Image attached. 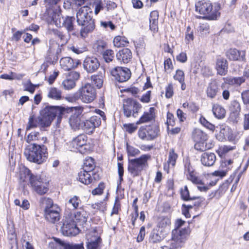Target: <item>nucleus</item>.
<instances>
[{"instance_id": "nucleus-1", "label": "nucleus", "mask_w": 249, "mask_h": 249, "mask_svg": "<svg viewBox=\"0 0 249 249\" xmlns=\"http://www.w3.org/2000/svg\"><path fill=\"white\" fill-rule=\"evenodd\" d=\"M83 109L79 107H75V111L69 118V123L74 129H82L89 135L92 134L96 127H99L101 124L100 117L93 116L86 119L81 115Z\"/></svg>"}, {"instance_id": "nucleus-2", "label": "nucleus", "mask_w": 249, "mask_h": 249, "mask_svg": "<svg viewBox=\"0 0 249 249\" xmlns=\"http://www.w3.org/2000/svg\"><path fill=\"white\" fill-rule=\"evenodd\" d=\"M186 223V221L181 218H178L175 222V228L172 232V242L169 249H180L187 240L190 233V229L187 227L181 228Z\"/></svg>"}, {"instance_id": "nucleus-3", "label": "nucleus", "mask_w": 249, "mask_h": 249, "mask_svg": "<svg viewBox=\"0 0 249 249\" xmlns=\"http://www.w3.org/2000/svg\"><path fill=\"white\" fill-rule=\"evenodd\" d=\"M47 150L45 145L33 143L26 147L24 154L29 161L41 164L48 158Z\"/></svg>"}, {"instance_id": "nucleus-4", "label": "nucleus", "mask_w": 249, "mask_h": 249, "mask_svg": "<svg viewBox=\"0 0 249 249\" xmlns=\"http://www.w3.org/2000/svg\"><path fill=\"white\" fill-rule=\"evenodd\" d=\"M196 11L204 16V18L210 20H215L220 16L219 4H216L213 8L212 3L208 0H201L195 4Z\"/></svg>"}, {"instance_id": "nucleus-5", "label": "nucleus", "mask_w": 249, "mask_h": 249, "mask_svg": "<svg viewBox=\"0 0 249 249\" xmlns=\"http://www.w3.org/2000/svg\"><path fill=\"white\" fill-rule=\"evenodd\" d=\"M45 107L39 111L38 121L42 128L50 126L53 121L55 119L58 110L63 107L62 106L50 105L49 103H44Z\"/></svg>"}, {"instance_id": "nucleus-6", "label": "nucleus", "mask_w": 249, "mask_h": 249, "mask_svg": "<svg viewBox=\"0 0 249 249\" xmlns=\"http://www.w3.org/2000/svg\"><path fill=\"white\" fill-rule=\"evenodd\" d=\"M151 158L149 154H143L135 159H128V172L135 178L140 176L142 170L148 167V160Z\"/></svg>"}, {"instance_id": "nucleus-7", "label": "nucleus", "mask_w": 249, "mask_h": 249, "mask_svg": "<svg viewBox=\"0 0 249 249\" xmlns=\"http://www.w3.org/2000/svg\"><path fill=\"white\" fill-rule=\"evenodd\" d=\"M92 11L88 6L81 7L76 14L78 25L81 27L80 31H92L95 28L94 19L90 14Z\"/></svg>"}, {"instance_id": "nucleus-8", "label": "nucleus", "mask_w": 249, "mask_h": 249, "mask_svg": "<svg viewBox=\"0 0 249 249\" xmlns=\"http://www.w3.org/2000/svg\"><path fill=\"white\" fill-rule=\"evenodd\" d=\"M80 215L81 213L77 212L74 215V219L73 218H66L63 222L62 227L67 234H72V230L74 229H76L79 232L80 230L77 227L78 223L81 221V223H80V225H83V223L86 222L87 220V218L83 216L81 218H79V217H80Z\"/></svg>"}, {"instance_id": "nucleus-9", "label": "nucleus", "mask_w": 249, "mask_h": 249, "mask_svg": "<svg viewBox=\"0 0 249 249\" xmlns=\"http://www.w3.org/2000/svg\"><path fill=\"white\" fill-rule=\"evenodd\" d=\"M142 107L141 104L133 98H128L124 100V113L127 118L130 117L131 115L136 117Z\"/></svg>"}, {"instance_id": "nucleus-10", "label": "nucleus", "mask_w": 249, "mask_h": 249, "mask_svg": "<svg viewBox=\"0 0 249 249\" xmlns=\"http://www.w3.org/2000/svg\"><path fill=\"white\" fill-rule=\"evenodd\" d=\"M87 136L85 134H80L73 138L71 142V145L82 154L88 153L90 150V145L87 143Z\"/></svg>"}, {"instance_id": "nucleus-11", "label": "nucleus", "mask_w": 249, "mask_h": 249, "mask_svg": "<svg viewBox=\"0 0 249 249\" xmlns=\"http://www.w3.org/2000/svg\"><path fill=\"white\" fill-rule=\"evenodd\" d=\"M61 0H44L46 9L49 17L53 19L59 18L61 13L58 3Z\"/></svg>"}, {"instance_id": "nucleus-12", "label": "nucleus", "mask_w": 249, "mask_h": 249, "mask_svg": "<svg viewBox=\"0 0 249 249\" xmlns=\"http://www.w3.org/2000/svg\"><path fill=\"white\" fill-rule=\"evenodd\" d=\"M111 74L120 83L128 80L131 75L129 69L126 67H116L111 71Z\"/></svg>"}, {"instance_id": "nucleus-13", "label": "nucleus", "mask_w": 249, "mask_h": 249, "mask_svg": "<svg viewBox=\"0 0 249 249\" xmlns=\"http://www.w3.org/2000/svg\"><path fill=\"white\" fill-rule=\"evenodd\" d=\"M82 101L85 103L92 102L96 97V89L90 84L87 83L81 87Z\"/></svg>"}, {"instance_id": "nucleus-14", "label": "nucleus", "mask_w": 249, "mask_h": 249, "mask_svg": "<svg viewBox=\"0 0 249 249\" xmlns=\"http://www.w3.org/2000/svg\"><path fill=\"white\" fill-rule=\"evenodd\" d=\"M216 139L220 142L228 140L232 142L234 140L232 129L227 125H222L220 127L219 133L215 134Z\"/></svg>"}, {"instance_id": "nucleus-15", "label": "nucleus", "mask_w": 249, "mask_h": 249, "mask_svg": "<svg viewBox=\"0 0 249 249\" xmlns=\"http://www.w3.org/2000/svg\"><path fill=\"white\" fill-rule=\"evenodd\" d=\"M53 23L58 27H64L68 31H72L76 30L73 23L75 21V18L73 17L67 16L63 21H60V16L57 19H53Z\"/></svg>"}, {"instance_id": "nucleus-16", "label": "nucleus", "mask_w": 249, "mask_h": 249, "mask_svg": "<svg viewBox=\"0 0 249 249\" xmlns=\"http://www.w3.org/2000/svg\"><path fill=\"white\" fill-rule=\"evenodd\" d=\"M54 35L55 37H57L58 40H55L53 39H50L49 40V48L48 50V53H50L51 52V48L54 44H60L61 46L65 45L70 38V35L69 32H67L64 34V32H53Z\"/></svg>"}, {"instance_id": "nucleus-17", "label": "nucleus", "mask_w": 249, "mask_h": 249, "mask_svg": "<svg viewBox=\"0 0 249 249\" xmlns=\"http://www.w3.org/2000/svg\"><path fill=\"white\" fill-rule=\"evenodd\" d=\"M83 65L84 69L88 73H92L99 68L100 64L96 57L87 56L84 60Z\"/></svg>"}, {"instance_id": "nucleus-18", "label": "nucleus", "mask_w": 249, "mask_h": 249, "mask_svg": "<svg viewBox=\"0 0 249 249\" xmlns=\"http://www.w3.org/2000/svg\"><path fill=\"white\" fill-rule=\"evenodd\" d=\"M53 240L56 243V248L59 249H84L83 242L79 244L70 243L57 237H53Z\"/></svg>"}, {"instance_id": "nucleus-19", "label": "nucleus", "mask_w": 249, "mask_h": 249, "mask_svg": "<svg viewBox=\"0 0 249 249\" xmlns=\"http://www.w3.org/2000/svg\"><path fill=\"white\" fill-rule=\"evenodd\" d=\"M62 68L66 71H70L81 64L80 60L73 59L71 57H64L60 61Z\"/></svg>"}, {"instance_id": "nucleus-20", "label": "nucleus", "mask_w": 249, "mask_h": 249, "mask_svg": "<svg viewBox=\"0 0 249 249\" xmlns=\"http://www.w3.org/2000/svg\"><path fill=\"white\" fill-rule=\"evenodd\" d=\"M227 57L231 61H245V52L240 51L237 49L231 48L226 53Z\"/></svg>"}, {"instance_id": "nucleus-21", "label": "nucleus", "mask_w": 249, "mask_h": 249, "mask_svg": "<svg viewBox=\"0 0 249 249\" xmlns=\"http://www.w3.org/2000/svg\"><path fill=\"white\" fill-rule=\"evenodd\" d=\"M166 233L163 229L155 228L150 233L149 241L152 243L160 242L166 237Z\"/></svg>"}, {"instance_id": "nucleus-22", "label": "nucleus", "mask_w": 249, "mask_h": 249, "mask_svg": "<svg viewBox=\"0 0 249 249\" xmlns=\"http://www.w3.org/2000/svg\"><path fill=\"white\" fill-rule=\"evenodd\" d=\"M229 109L230 111V118L231 120L233 122H237L241 111L240 103L236 100L231 101L229 107Z\"/></svg>"}, {"instance_id": "nucleus-23", "label": "nucleus", "mask_w": 249, "mask_h": 249, "mask_svg": "<svg viewBox=\"0 0 249 249\" xmlns=\"http://www.w3.org/2000/svg\"><path fill=\"white\" fill-rule=\"evenodd\" d=\"M117 59L121 62L127 63L132 57V52L128 48H123L118 51L116 55Z\"/></svg>"}, {"instance_id": "nucleus-24", "label": "nucleus", "mask_w": 249, "mask_h": 249, "mask_svg": "<svg viewBox=\"0 0 249 249\" xmlns=\"http://www.w3.org/2000/svg\"><path fill=\"white\" fill-rule=\"evenodd\" d=\"M155 110V107H150L149 109V112H144L143 115L136 122V125L150 122L153 120H155L156 118Z\"/></svg>"}, {"instance_id": "nucleus-25", "label": "nucleus", "mask_w": 249, "mask_h": 249, "mask_svg": "<svg viewBox=\"0 0 249 249\" xmlns=\"http://www.w3.org/2000/svg\"><path fill=\"white\" fill-rule=\"evenodd\" d=\"M146 132L147 135V141H152L157 138L160 134L159 124L145 125Z\"/></svg>"}, {"instance_id": "nucleus-26", "label": "nucleus", "mask_w": 249, "mask_h": 249, "mask_svg": "<svg viewBox=\"0 0 249 249\" xmlns=\"http://www.w3.org/2000/svg\"><path fill=\"white\" fill-rule=\"evenodd\" d=\"M8 239L10 245V249H18V240L14 225L8 228Z\"/></svg>"}, {"instance_id": "nucleus-27", "label": "nucleus", "mask_w": 249, "mask_h": 249, "mask_svg": "<svg viewBox=\"0 0 249 249\" xmlns=\"http://www.w3.org/2000/svg\"><path fill=\"white\" fill-rule=\"evenodd\" d=\"M75 111V107H63L60 110H58L56 117V126H59L62 121L63 117H67L68 114H73Z\"/></svg>"}, {"instance_id": "nucleus-28", "label": "nucleus", "mask_w": 249, "mask_h": 249, "mask_svg": "<svg viewBox=\"0 0 249 249\" xmlns=\"http://www.w3.org/2000/svg\"><path fill=\"white\" fill-rule=\"evenodd\" d=\"M228 68V63L227 60L224 58H218L216 60V69L217 73L220 75H225Z\"/></svg>"}, {"instance_id": "nucleus-29", "label": "nucleus", "mask_w": 249, "mask_h": 249, "mask_svg": "<svg viewBox=\"0 0 249 249\" xmlns=\"http://www.w3.org/2000/svg\"><path fill=\"white\" fill-rule=\"evenodd\" d=\"M216 160V156L213 153L205 152L201 156V162L205 166H213Z\"/></svg>"}, {"instance_id": "nucleus-30", "label": "nucleus", "mask_w": 249, "mask_h": 249, "mask_svg": "<svg viewBox=\"0 0 249 249\" xmlns=\"http://www.w3.org/2000/svg\"><path fill=\"white\" fill-rule=\"evenodd\" d=\"M102 241L100 236H94L88 239L86 242L87 249H101Z\"/></svg>"}, {"instance_id": "nucleus-31", "label": "nucleus", "mask_w": 249, "mask_h": 249, "mask_svg": "<svg viewBox=\"0 0 249 249\" xmlns=\"http://www.w3.org/2000/svg\"><path fill=\"white\" fill-rule=\"evenodd\" d=\"M158 11H152L149 18V28L151 31H158Z\"/></svg>"}, {"instance_id": "nucleus-32", "label": "nucleus", "mask_w": 249, "mask_h": 249, "mask_svg": "<svg viewBox=\"0 0 249 249\" xmlns=\"http://www.w3.org/2000/svg\"><path fill=\"white\" fill-rule=\"evenodd\" d=\"M192 138L195 142H206L208 140V135L201 130L196 128L192 132Z\"/></svg>"}, {"instance_id": "nucleus-33", "label": "nucleus", "mask_w": 249, "mask_h": 249, "mask_svg": "<svg viewBox=\"0 0 249 249\" xmlns=\"http://www.w3.org/2000/svg\"><path fill=\"white\" fill-rule=\"evenodd\" d=\"M38 126H40L41 130L44 131L45 130V129L46 128L41 127V125L39 124L38 121V116L36 117L35 114H31L29 117L26 130L27 131L32 128H36Z\"/></svg>"}, {"instance_id": "nucleus-34", "label": "nucleus", "mask_w": 249, "mask_h": 249, "mask_svg": "<svg viewBox=\"0 0 249 249\" xmlns=\"http://www.w3.org/2000/svg\"><path fill=\"white\" fill-rule=\"evenodd\" d=\"M89 172L85 170V167L83 168V170L80 171L78 175L77 178L81 183L88 185L92 182V178L91 175L89 174Z\"/></svg>"}, {"instance_id": "nucleus-35", "label": "nucleus", "mask_w": 249, "mask_h": 249, "mask_svg": "<svg viewBox=\"0 0 249 249\" xmlns=\"http://www.w3.org/2000/svg\"><path fill=\"white\" fill-rule=\"evenodd\" d=\"M219 88L216 81L210 83L206 90L207 96L211 99L214 98L218 92Z\"/></svg>"}, {"instance_id": "nucleus-36", "label": "nucleus", "mask_w": 249, "mask_h": 249, "mask_svg": "<svg viewBox=\"0 0 249 249\" xmlns=\"http://www.w3.org/2000/svg\"><path fill=\"white\" fill-rule=\"evenodd\" d=\"M45 218L49 222L55 223L59 220V213L58 211L51 210L44 212Z\"/></svg>"}, {"instance_id": "nucleus-37", "label": "nucleus", "mask_w": 249, "mask_h": 249, "mask_svg": "<svg viewBox=\"0 0 249 249\" xmlns=\"http://www.w3.org/2000/svg\"><path fill=\"white\" fill-rule=\"evenodd\" d=\"M212 111L214 116L218 119H222L225 117L226 110L223 107L219 105H214L213 107Z\"/></svg>"}, {"instance_id": "nucleus-38", "label": "nucleus", "mask_w": 249, "mask_h": 249, "mask_svg": "<svg viewBox=\"0 0 249 249\" xmlns=\"http://www.w3.org/2000/svg\"><path fill=\"white\" fill-rule=\"evenodd\" d=\"M47 97L55 100H60L62 99V92L55 87H51L49 89Z\"/></svg>"}, {"instance_id": "nucleus-39", "label": "nucleus", "mask_w": 249, "mask_h": 249, "mask_svg": "<svg viewBox=\"0 0 249 249\" xmlns=\"http://www.w3.org/2000/svg\"><path fill=\"white\" fill-rule=\"evenodd\" d=\"M48 184V182H44L43 181L42 183L35 187L33 189L39 195H44L49 191Z\"/></svg>"}, {"instance_id": "nucleus-40", "label": "nucleus", "mask_w": 249, "mask_h": 249, "mask_svg": "<svg viewBox=\"0 0 249 249\" xmlns=\"http://www.w3.org/2000/svg\"><path fill=\"white\" fill-rule=\"evenodd\" d=\"M30 184L33 188L38 184H40L43 181V179L41 178V175L37 174H34L29 178Z\"/></svg>"}, {"instance_id": "nucleus-41", "label": "nucleus", "mask_w": 249, "mask_h": 249, "mask_svg": "<svg viewBox=\"0 0 249 249\" xmlns=\"http://www.w3.org/2000/svg\"><path fill=\"white\" fill-rule=\"evenodd\" d=\"M113 43L115 46L120 47L125 46L129 42L125 36H118L114 38Z\"/></svg>"}, {"instance_id": "nucleus-42", "label": "nucleus", "mask_w": 249, "mask_h": 249, "mask_svg": "<svg viewBox=\"0 0 249 249\" xmlns=\"http://www.w3.org/2000/svg\"><path fill=\"white\" fill-rule=\"evenodd\" d=\"M180 195L181 199L184 201H191L192 196L190 195V192L187 185L184 186V188L180 189Z\"/></svg>"}, {"instance_id": "nucleus-43", "label": "nucleus", "mask_w": 249, "mask_h": 249, "mask_svg": "<svg viewBox=\"0 0 249 249\" xmlns=\"http://www.w3.org/2000/svg\"><path fill=\"white\" fill-rule=\"evenodd\" d=\"M126 151L128 158H130V157H136L141 153L140 151L138 149L129 145L128 142L126 143Z\"/></svg>"}, {"instance_id": "nucleus-44", "label": "nucleus", "mask_w": 249, "mask_h": 249, "mask_svg": "<svg viewBox=\"0 0 249 249\" xmlns=\"http://www.w3.org/2000/svg\"><path fill=\"white\" fill-rule=\"evenodd\" d=\"M107 43L103 40H98L94 45L93 48L99 54H103L106 51Z\"/></svg>"}, {"instance_id": "nucleus-45", "label": "nucleus", "mask_w": 249, "mask_h": 249, "mask_svg": "<svg viewBox=\"0 0 249 249\" xmlns=\"http://www.w3.org/2000/svg\"><path fill=\"white\" fill-rule=\"evenodd\" d=\"M40 203L42 205L44 204L46 205L44 209V212H47L48 211L52 210L51 208L53 206V200L49 197H41L40 199Z\"/></svg>"}, {"instance_id": "nucleus-46", "label": "nucleus", "mask_w": 249, "mask_h": 249, "mask_svg": "<svg viewBox=\"0 0 249 249\" xmlns=\"http://www.w3.org/2000/svg\"><path fill=\"white\" fill-rule=\"evenodd\" d=\"M166 122L165 123L167 125V131H169V125L174 126L176 124V118L173 113L169 111L167 112L166 115Z\"/></svg>"}, {"instance_id": "nucleus-47", "label": "nucleus", "mask_w": 249, "mask_h": 249, "mask_svg": "<svg viewBox=\"0 0 249 249\" xmlns=\"http://www.w3.org/2000/svg\"><path fill=\"white\" fill-rule=\"evenodd\" d=\"M82 91L81 90V88L75 93L69 95L66 97L67 101L73 102L78 100L79 98L82 100Z\"/></svg>"}, {"instance_id": "nucleus-48", "label": "nucleus", "mask_w": 249, "mask_h": 249, "mask_svg": "<svg viewBox=\"0 0 249 249\" xmlns=\"http://www.w3.org/2000/svg\"><path fill=\"white\" fill-rule=\"evenodd\" d=\"M191 200H196L193 204V206L195 208L196 211L201 206L202 203L205 200V198L200 196H193Z\"/></svg>"}, {"instance_id": "nucleus-49", "label": "nucleus", "mask_w": 249, "mask_h": 249, "mask_svg": "<svg viewBox=\"0 0 249 249\" xmlns=\"http://www.w3.org/2000/svg\"><path fill=\"white\" fill-rule=\"evenodd\" d=\"M199 122L202 124L204 126L209 129L210 130L213 131L215 129V126L214 124H212L208 121H207L206 118L201 116L199 118Z\"/></svg>"}, {"instance_id": "nucleus-50", "label": "nucleus", "mask_w": 249, "mask_h": 249, "mask_svg": "<svg viewBox=\"0 0 249 249\" xmlns=\"http://www.w3.org/2000/svg\"><path fill=\"white\" fill-rule=\"evenodd\" d=\"M245 81L244 77H238L230 78L227 80V82L229 84H237L240 85Z\"/></svg>"}, {"instance_id": "nucleus-51", "label": "nucleus", "mask_w": 249, "mask_h": 249, "mask_svg": "<svg viewBox=\"0 0 249 249\" xmlns=\"http://www.w3.org/2000/svg\"><path fill=\"white\" fill-rule=\"evenodd\" d=\"M105 61L109 63L112 60L114 57V52L111 50L107 49L102 54Z\"/></svg>"}, {"instance_id": "nucleus-52", "label": "nucleus", "mask_w": 249, "mask_h": 249, "mask_svg": "<svg viewBox=\"0 0 249 249\" xmlns=\"http://www.w3.org/2000/svg\"><path fill=\"white\" fill-rule=\"evenodd\" d=\"M68 203L71 204L74 209H76L79 207V204L81 203V200L79 196H74L69 199Z\"/></svg>"}, {"instance_id": "nucleus-53", "label": "nucleus", "mask_w": 249, "mask_h": 249, "mask_svg": "<svg viewBox=\"0 0 249 249\" xmlns=\"http://www.w3.org/2000/svg\"><path fill=\"white\" fill-rule=\"evenodd\" d=\"M62 86L65 89L69 90L75 86V82L67 77V79L63 81Z\"/></svg>"}, {"instance_id": "nucleus-54", "label": "nucleus", "mask_w": 249, "mask_h": 249, "mask_svg": "<svg viewBox=\"0 0 249 249\" xmlns=\"http://www.w3.org/2000/svg\"><path fill=\"white\" fill-rule=\"evenodd\" d=\"M105 188V183L103 182H101L98 184V187L92 191V194L94 196L101 195L103 193Z\"/></svg>"}, {"instance_id": "nucleus-55", "label": "nucleus", "mask_w": 249, "mask_h": 249, "mask_svg": "<svg viewBox=\"0 0 249 249\" xmlns=\"http://www.w3.org/2000/svg\"><path fill=\"white\" fill-rule=\"evenodd\" d=\"M94 161V159L90 158V160H87L86 162L84 163V167H85L86 171L90 172L94 170L95 167Z\"/></svg>"}, {"instance_id": "nucleus-56", "label": "nucleus", "mask_w": 249, "mask_h": 249, "mask_svg": "<svg viewBox=\"0 0 249 249\" xmlns=\"http://www.w3.org/2000/svg\"><path fill=\"white\" fill-rule=\"evenodd\" d=\"M123 127L125 131L129 134L134 133L138 128V126L133 123L124 124H123Z\"/></svg>"}, {"instance_id": "nucleus-57", "label": "nucleus", "mask_w": 249, "mask_h": 249, "mask_svg": "<svg viewBox=\"0 0 249 249\" xmlns=\"http://www.w3.org/2000/svg\"><path fill=\"white\" fill-rule=\"evenodd\" d=\"M100 26L103 27L104 29H107L108 28L110 30H114L115 29V25L111 21L100 22Z\"/></svg>"}, {"instance_id": "nucleus-58", "label": "nucleus", "mask_w": 249, "mask_h": 249, "mask_svg": "<svg viewBox=\"0 0 249 249\" xmlns=\"http://www.w3.org/2000/svg\"><path fill=\"white\" fill-rule=\"evenodd\" d=\"M16 73L11 71L10 74L4 73L1 74L0 78L8 80H12L15 79H19L20 78V77H16Z\"/></svg>"}, {"instance_id": "nucleus-59", "label": "nucleus", "mask_w": 249, "mask_h": 249, "mask_svg": "<svg viewBox=\"0 0 249 249\" xmlns=\"http://www.w3.org/2000/svg\"><path fill=\"white\" fill-rule=\"evenodd\" d=\"M189 175V178H188V179L191 180L194 184L199 185L204 184V183L202 180L200 179L198 177L194 175V173H192Z\"/></svg>"}, {"instance_id": "nucleus-60", "label": "nucleus", "mask_w": 249, "mask_h": 249, "mask_svg": "<svg viewBox=\"0 0 249 249\" xmlns=\"http://www.w3.org/2000/svg\"><path fill=\"white\" fill-rule=\"evenodd\" d=\"M173 78L175 80H178L179 82L184 81V73L182 70L178 69L176 71V73L173 76Z\"/></svg>"}, {"instance_id": "nucleus-61", "label": "nucleus", "mask_w": 249, "mask_h": 249, "mask_svg": "<svg viewBox=\"0 0 249 249\" xmlns=\"http://www.w3.org/2000/svg\"><path fill=\"white\" fill-rule=\"evenodd\" d=\"M80 77V73L77 71H71L67 74V77L75 82Z\"/></svg>"}, {"instance_id": "nucleus-62", "label": "nucleus", "mask_w": 249, "mask_h": 249, "mask_svg": "<svg viewBox=\"0 0 249 249\" xmlns=\"http://www.w3.org/2000/svg\"><path fill=\"white\" fill-rule=\"evenodd\" d=\"M178 157V156L177 154L175 152L174 149H170L168 157V160L172 163L173 165L175 164Z\"/></svg>"}, {"instance_id": "nucleus-63", "label": "nucleus", "mask_w": 249, "mask_h": 249, "mask_svg": "<svg viewBox=\"0 0 249 249\" xmlns=\"http://www.w3.org/2000/svg\"><path fill=\"white\" fill-rule=\"evenodd\" d=\"M39 133L38 132H34L29 133L26 139V141L28 143H30L31 142L34 140H37Z\"/></svg>"}, {"instance_id": "nucleus-64", "label": "nucleus", "mask_w": 249, "mask_h": 249, "mask_svg": "<svg viewBox=\"0 0 249 249\" xmlns=\"http://www.w3.org/2000/svg\"><path fill=\"white\" fill-rule=\"evenodd\" d=\"M241 98L244 105H249V90H245L241 93Z\"/></svg>"}]
</instances>
